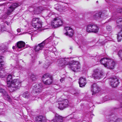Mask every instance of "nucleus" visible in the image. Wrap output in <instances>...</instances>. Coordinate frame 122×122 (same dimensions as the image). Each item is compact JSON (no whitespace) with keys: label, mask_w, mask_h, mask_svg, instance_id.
<instances>
[{"label":"nucleus","mask_w":122,"mask_h":122,"mask_svg":"<svg viewBox=\"0 0 122 122\" xmlns=\"http://www.w3.org/2000/svg\"><path fill=\"white\" fill-rule=\"evenodd\" d=\"M21 82V81L19 79L14 80L8 86V89L10 92L16 90L20 87Z\"/></svg>","instance_id":"obj_1"},{"label":"nucleus","mask_w":122,"mask_h":122,"mask_svg":"<svg viewBox=\"0 0 122 122\" xmlns=\"http://www.w3.org/2000/svg\"><path fill=\"white\" fill-rule=\"evenodd\" d=\"M63 23V21L62 19L59 17L55 18L51 22V25L53 27L56 28L61 25Z\"/></svg>","instance_id":"obj_2"},{"label":"nucleus","mask_w":122,"mask_h":122,"mask_svg":"<svg viewBox=\"0 0 122 122\" xmlns=\"http://www.w3.org/2000/svg\"><path fill=\"white\" fill-rule=\"evenodd\" d=\"M44 85V84H42V83L36 84L33 86V91L37 94L41 92L42 91V88H45L43 86Z\"/></svg>","instance_id":"obj_3"},{"label":"nucleus","mask_w":122,"mask_h":122,"mask_svg":"<svg viewBox=\"0 0 122 122\" xmlns=\"http://www.w3.org/2000/svg\"><path fill=\"white\" fill-rule=\"evenodd\" d=\"M69 102L67 99H65L58 102V107L61 110H63L64 108L67 107L68 106Z\"/></svg>","instance_id":"obj_4"},{"label":"nucleus","mask_w":122,"mask_h":122,"mask_svg":"<svg viewBox=\"0 0 122 122\" xmlns=\"http://www.w3.org/2000/svg\"><path fill=\"white\" fill-rule=\"evenodd\" d=\"M103 73L102 70L97 69L94 70L92 76L94 78L100 79L103 75Z\"/></svg>","instance_id":"obj_5"},{"label":"nucleus","mask_w":122,"mask_h":122,"mask_svg":"<svg viewBox=\"0 0 122 122\" xmlns=\"http://www.w3.org/2000/svg\"><path fill=\"white\" fill-rule=\"evenodd\" d=\"M25 43L22 41H19L16 43L17 49L19 51L25 48Z\"/></svg>","instance_id":"obj_6"},{"label":"nucleus","mask_w":122,"mask_h":122,"mask_svg":"<svg viewBox=\"0 0 122 122\" xmlns=\"http://www.w3.org/2000/svg\"><path fill=\"white\" fill-rule=\"evenodd\" d=\"M64 30L66 32L64 34L69 37L72 36L73 34V31L72 28L70 27L66 26L64 28Z\"/></svg>","instance_id":"obj_7"},{"label":"nucleus","mask_w":122,"mask_h":122,"mask_svg":"<svg viewBox=\"0 0 122 122\" xmlns=\"http://www.w3.org/2000/svg\"><path fill=\"white\" fill-rule=\"evenodd\" d=\"M19 6V5L17 3H15L12 4L7 9V14L8 15L10 14L15 9Z\"/></svg>","instance_id":"obj_8"},{"label":"nucleus","mask_w":122,"mask_h":122,"mask_svg":"<svg viewBox=\"0 0 122 122\" xmlns=\"http://www.w3.org/2000/svg\"><path fill=\"white\" fill-rule=\"evenodd\" d=\"M109 81L110 85L112 87L114 88L117 87L119 83L118 79L116 78L110 79Z\"/></svg>","instance_id":"obj_9"},{"label":"nucleus","mask_w":122,"mask_h":122,"mask_svg":"<svg viewBox=\"0 0 122 122\" xmlns=\"http://www.w3.org/2000/svg\"><path fill=\"white\" fill-rule=\"evenodd\" d=\"M46 41L45 40L41 43L38 44L37 46H35L34 50L36 51H38L41 50L46 44Z\"/></svg>","instance_id":"obj_10"},{"label":"nucleus","mask_w":122,"mask_h":122,"mask_svg":"<svg viewBox=\"0 0 122 122\" xmlns=\"http://www.w3.org/2000/svg\"><path fill=\"white\" fill-rule=\"evenodd\" d=\"M44 9L42 6H34V12L35 14H40Z\"/></svg>","instance_id":"obj_11"},{"label":"nucleus","mask_w":122,"mask_h":122,"mask_svg":"<svg viewBox=\"0 0 122 122\" xmlns=\"http://www.w3.org/2000/svg\"><path fill=\"white\" fill-rule=\"evenodd\" d=\"M100 88L97 86L96 84H93L91 86V91L93 93H98L100 91Z\"/></svg>","instance_id":"obj_12"},{"label":"nucleus","mask_w":122,"mask_h":122,"mask_svg":"<svg viewBox=\"0 0 122 122\" xmlns=\"http://www.w3.org/2000/svg\"><path fill=\"white\" fill-rule=\"evenodd\" d=\"M110 61H111L110 59L103 58L101 60L100 62L101 64H103L105 67H106V65L108 62H109L110 64L111 63V62Z\"/></svg>","instance_id":"obj_13"},{"label":"nucleus","mask_w":122,"mask_h":122,"mask_svg":"<svg viewBox=\"0 0 122 122\" xmlns=\"http://www.w3.org/2000/svg\"><path fill=\"white\" fill-rule=\"evenodd\" d=\"M53 121L54 122H62L63 118L61 116L56 114L55 115V117L53 119Z\"/></svg>","instance_id":"obj_14"},{"label":"nucleus","mask_w":122,"mask_h":122,"mask_svg":"<svg viewBox=\"0 0 122 122\" xmlns=\"http://www.w3.org/2000/svg\"><path fill=\"white\" fill-rule=\"evenodd\" d=\"M79 83L80 87L84 86L86 83V79L81 77L79 79Z\"/></svg>","instance_id":"obj_15"},{"label":"nucleus","mask_w":122,"mask_h":122,"mask_svg":"<svg viewBox=\"0 0 122 122\" xmlns=\"http://www.w3.org/2000/svg\"><path fill=\"white\" fill-rule=\"evenodd\" d=\"M110 60L111 61H110L111 62V63L110 64L109 62H108L106 65V67H107L110 69H113L114 68L115 63L112 60L110 59Z\"/></svg>","instance_id":"obj_16"},{"label":"nucleus","mask_w":122,"mask_h":122,"mask_svg":"<svg viewBox=\"0 0 122 122\" xmlns=\"http://www.w3.org/2000/svg\"><path fill=\"white\" fill-rule=\"evenodd\" d=\"M35 120L36 122H46L45 118L42 116L37 117Z\"/></svg>","instance_id":"obj_17"},{"label":"nucleus","mask_w":122,"mask_h":122,"mask_svg":"<svg viewBox=\"0 0 122 122\" xmlns=\"http://www.w3.org/2000/svg\"><path fill=\"white\" fill-rule=\"evenodd\" d=\"M0 92L2 93L4 96L6 97L8 100H9L10 98L9 96L8 95L7 92L3 88H0Z\"/></svg>","instance_id":"obj_18"},{"label":"nucleus","mask_w":122,"mask_h":122,"mask_svg":"<svg viewBox=\"0 0 122 122\" xmlns=\"http://www.w3.org/2000/svg\"><path fill=\"white\" fill-rule=\"evenodd\" d=\"M32 25L33 27L36 29H38L41 27L42 26V23L40 20Z\"/></svg>","instance_id":"obj_19"},{"label":"nucleus","mask_w":122,"mask_h":122,"mask_svg":"<svg viewBox=\"0 0 122 122\" xmlns=\"http://www.w3.org/2000/svg\"><path fill=\"white\" fill-rule=\"evenodd\" d=\"M103 14H102L101 12H99L96 13L94 16V18L96 20L100 19L101 18H104L103 17Z\"/></svg>","instance_id":"obj_20"},{"label":"nucleus","mask_w":122,"mask_h":122,"mask_svg":"<svg viewBox=\"0 0 122 122\" xmlns=\"http://www.w3.org/2000/svg\"><path fill=\"white\" fill-rule=\"evenodd\" d=\"M93 24H90L87 26L86 30L89 32H92Z\"/></svg>","instance_id":"obj_21"},{"label":"nucleus","mask_w":122,"mask_h":122,"mask_svg":"<svg viewBox=\"0 0 122 122\" xmlns=\"http://www.w3.org/2000/svg\"><path fill=\"white\" fill-rule=\"evenodd\" d=\"M44 84L49 85L51 84L52 82V80L51 78H49L46 80L43 81Z\"/></svg>","instance_id":"obj_22"},{"label":"nucleus","mask_w":122,"mask_h":122,"mask_svg":"<svg viewBox=\"0 0 122 122\" xmlns=\"http://www.w3.org/2000/svg\"><path fill=\"white\" fill-rule=\"evenodd\" d=\"M7 86H8L11 82V81H12V77L11 75H9L7 77Z\"/></svg>","instance_id":"obj_23"},{"label":"nucleus","mask_w":122,"mask_h":122,"mask_svg":"<svg viewBox=\"0 0 122 122\" xmlns=\"http://www.w3.org/2000/svg\"><path fill=\"white\" fill-rule=\"evenodd\" d=\"M22 96L24 98H30L32 96L28 92H26L23 93Z\"/></svg>","instance_id":"obj_24"},{"label":"nucleus","mask_w":122,"mask_h":122,"mask_svg":"<svg viewBox=\"0 0 122 122\" xmlns=\"http://www.w3.org/2000/svg\"><path fill=\"white\" fill-rule=\"evenodd\" d=\"M49 78H51L50 76V74L46 73L42 77V79L43 81H44L46 79H49Z\"/></svg>","instance_id":"obj_25"},{"label":"nucleus","mask_w":122,"mask_h":122,"mask_svg":"<svg viewBox=\"0 0 122 122\" xmlns=\"http://www.w3.org/2000/svg\"><path fill=\"white\" fill-rule=\"evenodd\" d=\"M117 38L118 41V42H120L122 39V30L120 32L118 33L117 35Z\"/></svg>","instance_id":"obj_26"},{"label":"nucleus","mask_w":122,"mask_h":122,"mask_svg":"<svg viewBox=\"0 0 122 122\" xmlns=\"http://www.w3.org/2000/svg\"><path fill=\"white\" fill-rule=\"evenodd\" d=\"M98 30L99 28L97 25H93L92 32L96 33L98 32Z\"/></svg>","instance_id":"obj_27"},{"label":"nucleus","mask_w":122,"mask_h":122,"mask_svg":"<svg viewBox=\"0 0 122 122\" xmlns=\"http://www.w3.org/2000/svg\"><path fill=\"white\" fill-rule=\"evenodd\" d=\"M40 19L39 18H33L32 20V25L34 24H35V23L38 22L39 21H40Z\"/></svg>","instance_id":"obj_28"},{"label":"nucleus","mask_w":122,"mask_h":122,"mask_svg":"<svg viewBox=\"0 0 122 122\" xmlns=\"http://www.w3.org/2000/svg\"><path fill=\"white\" fill-rule=\"evenodd\" d=\"M3 57L1 56H0V67H2L4 66V64H2L3 61L2 58Z\"/></svg>","instance_id":"obj_29"},{"label":"nucleus","mask_w":122,"mask_h":122,"mask_svg":"<svg viewBox=\"0 0 122 122\" xmlns=\"http://www.w3.org/2000/svg\"><path fill=\"white\" fill-rule=\"evenodd\" d=\"M31 79L32 81H34L36 79V76L33 74H32L30 76Z\"/></svg>","instance_id":"obj_30"},{"label":"nucleus","mask_w":122,"mask_h":122,"mask_svg":"<svg viewBox=\"0 0 122 122\" xmlns=\"http://www.w3.org/2000/svg\"><path fill=\"white\" fill-rule=\"evenodd\" d=\"M122 22V18L119 17L117 18V23L118 24H119L121 22ZM121 27H122L121 26Z\"/></svg>","instance_id":"obj_31"},{"label":"nucleus","mask_w":122,"mask_h":122,"mask_svg":"<svg viewBox=\"0 0 122 122\" xmlns=\"http://www.w3.org/2000/svg\"><path fill=\"white\" fill-rule=\"evenodd\" d=\"M118 55L120 59L122 60V50H120L118 53Z\"/></svg>","instance_id":"obj_32"},{"label":"nucleus","mask_w":122,"mask_h":122,"mask_svg":"<svg viewBox=\"0 0 122 122\" xmlns=\"http://www.w3.org/2000/svg\"><path fill=\"white\" fill-rule=\"evenodd\" d=\"M74 65L73 64H71V65H68V67L70 68H71V69L74 71H75V69L73 68V67H74Z\"/></svg>","instance_id":"obj_33"},{"label":"nucleus","mask_w":122,"mask_h":122,"mask_svg":"<svg viewBox=\"0 0 122 122\" xmlns=\"http://www.w3.org/2000/svg\"><path fill=\"white\" fill-rule=\"evenodd\" d=\"M80 63L77 61V69H80Z\"/></svg>","instance_id":"obj_34"},{"label":"nucleus","mask_w":122,"mask_h":122,"mask_svg":"<svg viewBox=\"0 0 122 122\" xmlns=\"http://www.w3.org/2000/svg\"><path fill=\"white\" fill-rule=\"evenodd\" d=\"M5 77L4 74L0 71V77L2 78H3Z\"/></svg>","instance_id":"obj_35"},{"label":"nucleus","mask_w":122,"mask_h":122,"mask_svg":"<svg viewBox=\"0 0 122 122\" xmlns=\"http://www.w3.org/2000/svg\"><path fill=\"white\" fill-rule=\"evenodd\" d=\"M64 80V78H62L60 80V81L61 82H62Z\"/></svg>","instance_id":"obj_36"},{"label":"nucleus","mask_w":122,"mask_h":122,"mask_svg":"<svg viewBox=\"0 0 122 122\" xmlns=\"http://www.w3.org/2000/svg\"><path fill=\"white\" fill-rule=\"evenodd\" d=\"M73 115V117L72 118H75L76 117V114H75V115H74V114H72L71 115Z\"/></svg>","instance_id":"obj_37"},{"label":"nucleus","mask_w":122,"mask_h":122,"mask_svg":"<svg viewBox=\"0 0 122 122\" xmlns=\"http://www.w3.org/2000/svg\"><path fill=\"white\" fill-rule=\"evenodd\" d=\"M109 28L110 29L111 28V27L110 26H107V29L108 30H109V29H108L109 28Z\"/></svg>","instance_id":"obj_38"},{"label":"nucleus","mask_w":122,"mask_h":122,"mask_svg":"<svg viewBox=\"0 0 122 122\" xmlns=\"http://www.w3.org/2000/svg\"><path fill=\"white\" fill-rule=\"evenodd\" d=\"M119 119H118L115 122H120L119 121Z\"/></svg>","instance_id":"obj_39"},{"label":"nucleus","mask_w":122,"mask_h":122,"mask_svg":"<svg viewBox=\"0 0 122 122\" xmlns=\"http://www.w3.org/2000/svg\"><path fill=\"white\" fill-rule=\"evenodd\" d=\"M20 31V30L19 29H18L17 30V31L18 32H19Z\"/></svg>","instance_id":"obj_40"},{"label":"nucleus","mask_w":122,"mask_h":122,"mask_svg":"<svg viewBox=\"0 0 122 122\" xmlns=\"http://www.w3.org/2000/svg\"><path fill=\"white\" fill-rule=\"evenodd\" d=\"M120 12L121 14H122V9H121L120 10Z\"/></svg>","instance_id":"obj_41"},{"label":"nucleus","mask_w":122,"mask_h":122,"mask_svg":"<svg viewBox=\"0 0 122 122\" xmlns=\"http://www.w3.org/2000/svg\"><path fill=\"white\" fill-rule=\"evenodd\" d=\"M15 47L14 46H13L12 47V48L13 49H15Z\"/></svg>","instance_id":"obj_42"},{"label":"nucleus","mask_w":122,"mask_h":122,"mask_svg":"<svg viewBox=\"0 0 122 122\" xmlns=\"http://www.w3.org/2000/svg\"><path fill=\"white\" fill-rule=\"evenodd\" d=\"M119 25H117V26L118 27H119Z\"/></svg>","instance_id":"obj_43"},{"label":"nucleus","mask_w":122,"mask_h":122,"mask_svg":"<svg viewBox=\"0 0 122 122\" xmlns=\"http://www.w3.org/2000/svg\"><path fill=\"white\" fill-rule=\"evenodd\" d=\"M70 49H71V47H70Z\"/></svg>","instance_id":"obj_44"}]
</instances>
